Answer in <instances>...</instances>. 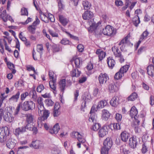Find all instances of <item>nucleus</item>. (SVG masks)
Returning a JSON list of instances; mask_svg holds the SVG:
<instances>
[{
	"instance_id": "1",
	"label": "nucleus",
	"mask_w": 154,
	"mask_h": 154,
	"mask_svg": "<svg viewBox=\"0 0 154 154\" xmlns=\"http://www.w3.org/2000/svg\"><path fill=\"white\" fill-rule=\"evenodd\" d=\"M129 66L126 65L121 67L118 72L115 75L114 78L115 79L118 80L121 79L123 75V74L125 73L128 69Z\"/></svg>"
},
{
	"instance_id": "2",
	"label": "nucleus",
	"mask_w": 154,
	"mask_h": 154,
	"mask_svg": "<svg viewBox=\"0 0 154 154\" xmlns=\"http://www.w3.org/2000/svg\"><path fill=\"white\" fill-rule=\"evenodd\" d=\"M35 104L32 101H25L21 103V109L23 110L27 111L35 108Z\"/></svg>"
},
{
	"instance_id": "3",
	"label": "nucleus",
	"mask_w": 154,
	"mask_h": 154,
	"mask_svg": "<svg viewBox=\"0 0 154 154\" xmlns=\"http://www.w3.org/2000/svg\"><path fill=\"white\" fill-rule=\"evenodd\" d=\"M50 114V112L48 110L45 109L42 111V114H39V116H41L38 118V123H41L42 121H44L47 119L48 117L49 116Z\"/></svg>"
},
{
	"instance_id": "4",
	"label": "nucleus",
	"mask_w": 154,
	"mask_h": 154,
	"mask_svg": "<svg viewBox=\"0 0 154 154\" xmlns=\"http://www.w3.org/2000/svg\"><path fill=\"white\" fill-rule=\"evenodd\" d=\"M43 100V98L39 97L38 98L36 101L37 102V108L38 114H42V111L45 109L42 102Z\"/></svg>"
},
{
	"instance_id": "5",
	"label": "nucleus",
	"mask_w": 154,
	"mask_h": 154,
	"mask_svg": "<svg viewBox=\"0 0 154 154\" xmlns=\"http://www.w3.org/2000/svg\"><path fill=\"white\" fill-rule=\"evenodd\" d=\"M3 119L5 122L8 123H12L14 120V118L12 114L8 112H6L3 115Z\"/></svg>"
},
{
	"instance_id": "6",
	"label": "nucleus",
	"mask_w": 154,
	"mask_h": 154,
	"mask_svg": "<svg viewBox=\"0 0 154 154\" xmlns=\"http://www.w3.org/2000/svg\"><path fill=\"white\" fill-rule=\"evenodd\" d=\"M138 114V111L135 107L133 106L132 107L130 111V115L131 118H134L135 119L140 120L139 117L138 118L137 115Z\"/></svg>"
},
{
	"instance_id": "7",
	"label": "nucleus",
	"mask_w": 154,
	"mask_h": 154,
	"mask_svg": "<svg viewBox=\"0 0 154 154\" xmlns=\"http://www.w3.org/2000/svg\"><path fill=\"white\" fill-rule=\"evenodd\" d=\"M113 29L112 26H107L104 29H103L102 32L105 35L110 36L112 33Z\"/></svg>"
},
{
	"instance_id": "8",
	"label": "nucleus",
	"mask_w": 154,
	"mask_h": 154,
	"mask_svg": "<svg viewBox=\"0 0 154 154\" xmlns=\"http://www.w3.org/2000/svg\"><path fill=\"white\" fill-rule=\"evenodd\" d=\"M108 79V76L106 73H101L99 76V80L100 84L105 83Z\"/></svg>"
},
{
	"instance_id": "9",
	"label": "nucleus",
	"mask_w": 154,
	"mask_h": 154,
	"mask_svg": "<svg viewBox=\"0 0 154 154\" xmlns=\"http://www.w3.org/2000/svg\"><path fill=\"white\" fill-rule=\"evenodd\" d=\"M88 23L90 28V29L89 31H91L95 30L98 25L101 24V23L100 22L96 23L94 21L93 19L91 20V21H89Z\"/></svg>"
},
{
	"instance_id": "10",
	"label": "nucleus",
	"mask_w": 154,
	"mask_h": 154,
	"mask_svg": "<svg viewBox=\"0 0 154 154\" xmlns=\"http://www.w3.org/2000/svg\"><path fill=\"white\" fill-rule=\"evenodd\" d=\"M140 122V120H136L134 121L132 124V126L134 128L135 133L137 134L140 133L141 132V130L139 127Z\"/></svg>"
},
{
	"instance_id": "11",
	"label": "nucleus",
	"mask_w": 154,
	"mask_h": 154,
	"mask_svg": "<svg viewBox=\"0 0 154 154\" xmlns=\"http://www.w3.org/2000/svg\"><path fill=\"white\" fill-rule=\"evenodd\" d=\"M83 18L84 20H89L93 17V13L89 11H85L82 14Z\"/></svg>"
},
{
	"instance_id": "12",
	"label": "nucleus",
	"mask_w": 154,
	"mask_h": 154,
	"mask_svg": "<svg viewBox=\"0 0 154 154\" xmlns=\"http://www.w3.org/2000/svg\"><path fill=\"white\" fill-rule=\"evenodd\" d=\"M129 37V36L128 35H127L126 36L125 38L122 39L120 42L119 44V45H122V47L123 46L125 47V45L132 46L133 44L131 43L130 41L128 40Z\"/></svg>"
},
{
	"instance_id": "13",
	"label": "nucleus",
	"mask_w": 154,
	"mask_h": 154,
	"mask_svg": "<svg viewBox=\"0 0 154 154\" xmlns=\"http://www.w3.org/2000/svg\"><path fill=\"white\" fill-rule=\"evenodd\" d=\"M6 134L4 128L0 129V142L2 143L6 141Z\"/></svg>"
},
{
	"instance_id": "14",
	"label": "nucleus",
	"mask_w": 154,
	"mask_h": 154,
	"mask_svg": "<svg viewBox=\"0 0 154 154\" xmlns=\"http://www.w3.org/2000/svg\"><path fill=\"white\" fill-rule=\"evenodd\" d=\"M95 108L94 106H92L91 108V110L90 112V116L89 119V121L90 122H96V116L95 115V113L94 112Z\"/></svg>"
},
{
	"instance_id": "15",
	"label": "nucleus",
	"mask_w": 154,
	"mask_h": 154,
	"mask_svg": "<svg viewBox=\"0 0 154 154\" xmlns=\"http://www.w3.org/2000/svg\"><path fill=\"white\" fill-rule=\"evenodd\" d=\"M130 136V134L126 131H123L120 134L121 140L125 142L127 141Z\"/></svg>"
},
{
	"instance_id": "16",
	"label": "nucleus",
	"mask_w": 154,
	"mask_h": 154,
	"mask_svg": "<svg viewBox=\"0 0 154 154\" xmlns=\"http://www.w3.org/2000/svg\"><path fill=\"white\" fill-rule=\"evenodd\" d=\"M103 147L110 149L112 146V139L109 137L107 138L104 141Z\"/></svg>"
},
{
	"instance_id": "17",
	"label": "nucleus",
	"mask_w": 154,
	"mask_h": 154,
	"mask_svg": "<svg viewBox=\"0 0 154 154\" xmlns=\"http://www.w3.org/2000/svg\"><path fill=\"white\" fill-rule=\"evenodd\" d=\"M110 114L106 109H104L102 112V119L103 120L107 121L110 117Z\"/></svg>"
},
{
	"instance_id": "18",
	"label": "nucleus",
	"mask_w": 154,
	"mask_h": 154,
	"mask_svg": "<svg viewBox=\"0 0 154 154\" xmlns=\"http://www.w3.org/2000/svg\"><path fill=\"white\" fill-rule=\"evenodd\" d=\"M25 129L26 128L24 127V126L18 127L15 129L14 133L16 136H18L20 134L25 132Z\"/></svg>"
},
{
	"instance_id": "19",
	"label": "nucleus",
	"mask_w": 154,
	"mask_h": 154,
	"mask_svg": "<svg viewBox=\"0 0 154 154\" xmlns=\"http://www.w3.org/2000/svg\"><path fill=\"white\" fill-rule=\"evenodd\" d=\"M129 146L132 148H135L137 145V139L136 137H133L130 138L129 141Z\"/></svg>"
},
{
	"instance_id": "20",
	"label": "nucleus",
	"mask_w": 154,
	"mask_h": 154,
	"mask_svg": "<svg viewBox=\"0 0 154 154\" xmlns=\"http://www.w3.org/2000/svg\"><path fill=\"white\" fill-rule=\"evenodd\" d=\"M98 133L99 136L100 137H102L105 136L108 133L106 126H103L99 130Z\"/></svg>"
},
{
	"instance_id": "21",
	"label": "nucleus",
	"mask_w": 154,
	"mask_h": 154,
	"mask_svg": "<svg viewBox=\"0 0 154 154\" xmlns=\"http://www.w3.org/2000/svg\"><path fill=\"white\" fill-rule=\"evenodd\" d=\"M148 74L151 77L154 76V65H150L148 66L147 68Z\"/></svg>"
},
{
	"instance_id": "22",
	"label": "nucleus",
	"mask_w": 154,
	"mask_h": 154,
	"mask_svg": "<svg viewBox=\"0 0 154 154\" xmlns=\"http://www.w3.org/2000/svg\"><path fill=\"white\" fill-rule=\"evenodd\" d=\"M107 62L108 66L111 69H112L113 68L116 63L115 60L112 57H109L108 58L107 60Z\"/></svg>"
},
{
	"instance_id": "23",
	"label": "nucleus",
	"mask_w": 154,
	"mask_h": 154,
	"mask_svg": "<svg viewBox=\"0 0 154 154\" xmlns=\"http://www.w3.org/2000/svg\"><path fill=\"white\" fill-rule=\"evenodd\" d=\"M60 129V126L58 123L56 124L53 127L52 129L50 128L49 132L51 134H57Z\"/></svg>"
},
{
	"instance_id": "24",
	"label": "nucleus",
	"mask_w": 154,
	"mask_h": 154,
	"mask_svg": "<svg viewBox=\"0 0 154 154\" xmlns=\"http://www.w3.org/2000/svg\"><path fill=\"white\" fill-rule=\"evenodd\" d=\"M119 99L117 97H113L110 101V105L114 107L116 106L119 104Z\"/></svg>"
},
{
	"instance_id": "25",
	"label": "nucleus",
	"mask_w": 154,
	"mask_h": 154,
	"mask_svg": "<svg viewBox=\"0 0 154 154\" xmlns=\"http://www.w3.org/2000/svg\"><path fill=\"white\" fill-rule=\"evenodd\" d=\"M59 18L60 22L63 26H66L69 21L68 19L62 15H59Z\"/></svg>"
},
{
	"instance_id": "26",
	"label": "nucleus",
	"mask_w": 154,
	"mask_h": 154,
	"mask_svg": "<svg viewBox=\"0 0 154 154\" xmlns=\"http://www.w3.org/2000/svg\"><path fill=\"white\" fill-rule=\"evenodd\" d=\"M96 53L98 55L99 59L100 60H101L104 58L106 56V53L101 49H97Z\"/></svg>"
},
{
	"instance_id": "27",
	"label": "nucleus",
	"mask_w": 154,
	"mask_h": 154,
	"mask_svg": "<svg viewBox=\"0 0 154 154\" xmlns=\"http://www.w3.org/2000/svg\"><path fill=\"white\" fill-rule=\"evenodd\" d=\"M59 87L61 92L63 93L66 86V79H62L59 82Z\"/></svg>"
},
{
	"instance_id": "28",
	"label": "nucleus",
	"mask_w": 154,
	"mask_h": 154,
	"mask_svg": "<svg viewBox=\"0 0 154 154\" xmlns=\"http://www.w3.org/2000/svg\"><path fill=\"white\" fill-rule=\"evenodd\" d=\"M107 103L106 100H102L98 103V105L97 106V109H98L103 108L107 105Z\"/></svg>"
},
{
	"instance_id": "29",
	"label": "nucleus",
	"mask_w": 154,
	"mask_h": 154,
	"mask_svg": "<svg viewBox=\"0 0 154 154\" xmlns=\"http://www.w3.org/2000/svg\"><path fill=\"white\" fill-rule=\"evenodd\" d=\"M109 90L111 93H114L116 92L118 90V87L114 84H109L108 87Z\"/></svg>"
},
{
	"instance_id": "30",
	"label": "nucleus",
	"mask_w": 154,
	"mask_h": 154,
	"mask_svg": "<svg viewBox=\"0 0 154 154\" xmlns=\"http://www.w3.org/2000/svg\"><path fill=\"white\" fill-rule=\"evenodd\" d=\"M81 72L76 69H73L71 72L72 77H78L81 74Z\"/></svg>"
},
{
	"instance_id": "31",
	"label": "nucleus",
	"mask_w": 154,
	"mask_h": 154,
	"mask_svg": "<svg viewBox=\"0 0 154 154\" xmlns=\"http://www.w3.org/2000/svg\"><path fill=\"white\" fill-rule=\"evenodd\" d=\"M20 92L18 91L14 95L12 96L10 99L9 100L13 101L14 102H17L19 98Z\"/></svg>"
},
{
	"instance_id": "32",
	"label": "nucleus",
	"mask_w": 154,
	"mask_h": 154,
	"mask_svg": "<svg viewBox=\"0 0 154 154\" xmlns=\"http://www.w3.org/2000/svg\"><path fill=\"white\" fill-rule=\"evenodd\" d=\"M41 143V141L38 140H36L32 141L30 146L32 147L35 149L39 148V145Z\"/></svg>"
},
{
	"instance_id": "33",
	"label": "nucleus",
	"mask_w": 154,
	"mask_h": 154,
	"mask_svg": "<svg viewBox=\"0 0 154 154\" xmlns=\"http://www.w3.org/2000/svg\"><path fill=\"white\" fill-rule=\"evenodd\" d=\"M112 51L114 53V55L116 57H119L122 55L121 53L120 52L119 49L118 48H116L115 47L112 48Z\"/></svg>"
},
{
	"instance_id": "34",
	"label": "nucleus",
	"mask_w": 154,
	"mask_h": 154,
	"mask_svg": "<svg viewBox=\"0 0 154 154\" xmlns=\"http://www.w3.org/2000/svg\"><path fill=\"white\" fill-rule=\"evenodd\" d=\"M132 21L134 24L136 26H138L140 23V18L137 15H136L132 19Z\"/></svg>"
},
{
	"instance_id": "35",
	"label": "nucleus",
	"mask_w": 154,
	"mask_h": 154,
	"mask_svg": "<svg viewBox=\"0 0 154 154\" xmlns=\"http://www.w3.org/2000/svg\"><path fill=\"white\" fill-rule=\"evenodd\" d=\"M112 127H113L114 130H118L121 129L120 124L119 123H111L109 125V127L111 128Z\"/></svg>"
},
{
	"instance_id": "36",
	"label": "nucleus",
	"mask_w": 154,
	"mask_h": 154,
	"mask_svg": "<svg viewBox=\"0 0 154 154\" xmlns=\"http://www.w3.org/2000/svg\"><path fill=\"white\" fill-rule=\"evenodd\" d=\"M56 80H51L49 82V85L50 87L54 91H55L56 88Z\"/></svg>"
},
{
	"instance_id": "37",
	"label": "nucleus",
	"mask_w": 154,
	"mask_h": 154,
	"mask_svg": "<svg viewBox=\"0 0 154 154\" xmlns=\"http://www.w3.org/2000/svg\"><path fill=\"white\" fill-rule=\"evenodd\" d=\"M82 5L85 10L89 9L91 7V4L89 2L87 1H83L82 2Z\"/></svg>"
},
{
	"instance_id": "38",
	"label": "nucleus",
	"mask_w": 154,
	"mask_h": 154,
	"mask_svg": "<svg viewBox=\"0 0 154 154\" xmlns=\"http://www.w3.org/2000/svg\"><path fill=\"white\" fill-rule=\"evenodd\" d=\"M149 34V32L147 30L144 31L141 35L139 40L142 42L144 40L146 39Z\"/></svg>"
},
{
	"instance_id": "39",
	"label": "nucleus",
	"mask_w": 154,
	"mask_h": 154,
	"mask_svg": "<svg viewBox=\"0 0 154 154\" xmlns=\"http://www.w3.org/2000/svg\"><path fill=\"white\" fill-rule=\"evenodd\" d=\"M94 123V125H92L91 128L92 130L94 131H97L100 127V124L96 123V122H93Z\"/></svg>"
},
{
	"instance_id": "40",
	"label": "nucleus",
	"mask_w": 154,
	"mask_h": 154,
	"mask_svg": "<svg viewBox=\"0 0 154 154\" xmlns=\"http://www.w3.org/2000/svg\"><path fill=\"white\" fill-rule=\"evenodd\" d=\"M26 121L28 124H30L32 122L33 120V116L31 114H26Z\"/></svg>"
},
{
	"instance_id": "41",
	"label": "nucleus",
	"mask_w": 154,
	"mask_h": 154,
	"mask_svg": "<svg viewBox=\"0 0 154 154\" xmlns=\"http://www.w3.org/2000/svg\"><path fill=\"white\" fill-rule=\"evenodd\" d=\"M127 146L125 145H123L120 147V152L124 154H128V150L127 149Z\"/></svg>"
},
{
	"instance_id": "42",
	"label": "nucleus",
	"mask_w": 154,
	"mask_h": 154,
	"mask_svg": "<svg viewBox=\"0 0 154 154\" xmlns=\"http://www.w3.org/2000/svg\"><path fill=\"white\" fill-rule=\"evenodd\" d=\"M52 154H61V150L57 147L53 148L51 150Z\"/></svg>"
},
{
	"instance_id": "43",
	"label": "nucleus",
	"mask_w": 154,
	"mask_h": 154,
	"mask_svg": "<svg viewBox=\"0 0 154 154\" xmlns=\"http://www.w3.org/2000/svg\"><path fill=\"white\" fill-rule=\"evenodd\" d=\"M73 60L74 61L75 67L77 68H79L80 64V60L79 58H73Z\"/></svg>"
},
{
	"instance_id": "44",
	"label": "nucleus",
	"mask_w": 154,
	"mask_h": 154,
	"mask_svg": "<svg viewBox=\"0 0 154 154\" xmlns=\"http://www.w3.org/2000/svg\"><path fill=\"white\" fill-rule=\"evenodd\" d=\"M137 98V94L136 93L132 94L128 97V100L133 101Z\"/></svg>"
},
{
	"instance_id": "45",
	"label": "nucleus",
	"mask_w": 154,
	"mask_h": 154,
	"mask_svg": "<svg viewBox=\"0 0 154 154\" xmlns=\"http://www.w3.org/2000/svg\"><path fill=\"white\" fill-rule=\"evenodd\" d=\"M15 145V143L12 142L10 140H9L6 144V146L9 149L13 148Z\"/></svg>"
},
{
	"instance_id": "46",
	"label": "nucleus",
	"mask_w": 154,
	"mask_h": 154,
	"mask_svg": "<svg viewBox=\"0 0 154 154\" xmlns=\"http://www.w3.org/2000/svg\"><path fill=\"white\" fill-rule=\"evenodd\" d=\"M58 3L59 10L60 11H62L63 9L64 6L63 4L62 0H57Z\"/></svg>"
},
{
	"instance_id": "47",
	"label": "nucleus",
	"mask_w": 154,
	"mask_h": 154,
	"mask_svg": "<svg viewBox=\"0 0 154 154\" xmlns=\"http://www.w3.org/2000/svg\"><path fill=\"white\" fill-rule=\"evenodd\" d=\"M36 27L32 25H30L28 28V31L32 34L35 33Z\"/></svg>"
},
{
	"instance_id": "48",
	"label": "nucleus",
	"mask_w": 154,
	"mask_h": 154,
	"mask_svg": "<svg viewBox=\"0 0 154 154\" xmlns=\"http://www.w3.org/2000/svg\"><path fill=\"white\" fill-rule=\"evenodd\" d=\"M45 103L48 106H52L54 104V102L51 100L48 99L45 101Z\"/></svg>"
},
{
	"instance_id": "49",
	"label": "nucleus",
	"mask_w": 154,
	"mask_h": 154,
	"mask_svg": "<svg viewBox=\"0 0 154 154\" xmlns=\"http://www.w3.org/2000/svg\"><path fill=\"white\" fill-rule=\"evenodd\" d=\"M66 33L68 36L69 37L72 39L77 41L79 40V38L78 37L72 35L68 32H66Z\"/></svg>"
},
{
	"instance_id": "50",
	"label": "nucleus",
	"mask_w": 154,
	"mask_h": 154,
	"mask_svg": "<svg viewBox=\"0 0 154 154\" xmlns=\"http://www.w3.org/2000/svg\"><path fill=\"white\" fill-rule=\"evenodd\" d=\"M77 140L80 143H84L85 141V140L81 134H80L79 136L77 137Z\"/></svg>"
},
{
	"instance_id": "51",
	"label": "nucleus",
	"mask_w": 154,
	"mask_h": 154,
	"mask_svg": "<svg viewBox=\"0 0 154 154\" xmlns=\"http://www.w3.org/2000/svg\"><path fill=\"white\" fill-rule=\"evenodd\" d=\"M109 149L103 146L101 150V154H108V150Z\"/></svg>"
},
{
	"instance_id": "52",
	"label": "nucleus",
	"mask_w": 154,
	"mask_h": 154,
	"mask_svg": "<svg viewBox=\"0 0 154 154\" xmlns=\"http://www.w3.org/2000/svg\"><path fill=\"white\" fill-rule=\"evenodd\" d=\"M60 43L64 45H67L69 44L70 42L69 40L66 38L63 39L60 41Z\"/></svg>"
},
{
	"instance_id": "53",
	"label": "nucleus",
	"mask_w": 154,
	"mask_h": 154,
	"mask_svg": "<svg viewBox=\"0 0 154 154\" xmlns=\"http://www.w3.org/2000/svg\"><path fill=\"white\" fill-rule=\"evenodd\" d=\"M80 134L78 132H73L71 134V137L73 138H77L79 136Z\"/></svg>"
},
{
	"instance_id": "54",
	"label": "nucleus",
	"mask_w": 154,
	"mask_h": 154,
	"mask_svg": "<svg viewBox=\"0 0 154 154\" xmlns=\"http://www.w3.org/2000/svg\"><path fill=\"white\" fill-rule=\"evenodd\" d=\"M21 14L22 15L27 16L28 12L27 9L25 8H22L21 10Z\"/></svg>"
},
{
	"instance_id": "55",
	"label": "nucleus",
	"mask_w": 154,
	"mask_h": 154,
	"mask_svg": "<svg viewBox=\"0 0 154 154\" xmlns=\"http://www.w3.org/2000/svg\"><path fill=\"white\" fill-rule=\"evenodd\" d=\"M29 95V93L27 92H26L20 95V99L22 100H24L26 97Z\"/></svg>"
},
{
	"instance_id": "56",
	"label": "nucleus",
	"mask_w": 154,
	"mask_h": 154,
	"mask_svg": "<svg viewBox=\"0 0 154 154\" xmlns=\"http://www.w3.org/2000/svg\"><path fill=\"white\" fill-rule=\"evenodd\" d=\"M44 89V87L43 85H40L37 88V91L38 92H41Z\"/></svg>"
},
{
	"instance_id": "57",
	"label": "nucleus",
	"mask_w": 154,
	"mask_h": 154,
	"mask_svg": "<svg viewBox=\"0 0 154 154\" xmlns=\"http://www.w3.org/2000/svg\"><path fill=\"white\" fill-rule=\"evenodd\" d=\"M32 98L34 101L36 102L38 99L36 92L35 90H34L32 91Z\"/></svg>"
},
{
	"instance_id": "58",
	"label": "nucleus",
	"mask_w": 154,
	"mask_h": 154,
	"mask_svg": "<svg viewBox=\"0 0 154 154\" xmlns=\"http://www.w3.org/2000/svg\"><path fill=\"white\" fill-rule=\"evenodd\" d=\"M115 118L118 122H120L121 120L122 116L120 114L117 113L116 115Z\"/></svg>"
},
{
	"instance_id": "59",
	"label": "nucleus",
	"mask_w": 154,
	"mask_h": 154,
	"mask_svg": "<svg viewBox=\"0 0 154 154\" xmlns=\"http://www.w3.org/2000/svg\"><path fill=\"white\" fill-rule=\"evenodd\" d=\"M29 124H27L26 126H24V127H25V132L26 131V130L27 129L29 131H32L33 129V126L32 125H30Z\"/></svg>"
},
{
	"instance_id": "60",
	"label": "nucleus",
	"mask_w": 154,
	"mask_h": 154,
	"mask_svg": "<svg viewBox=\"0 0 154 154\" xmlns=\"http://www.w3.org/2000/svg\"><path fill=\"white\" fill-rule=\"evenodd\" d=\"M60 114V112L59 110H54L53 116L54 117H57Z\"/></svg>"
},
{
	"instance_id": "61",
	"label": "nucleus",
	"mask_w": 154,
	"mask_h": 154,
	"mask_svg": "<svg viewBox=\"0 0 154 154\" xmlns=\"http://www.w3.org/2000/svg\"><path fill=\"white\" fill-rule=\"evenodd\" d=\"M54 72L51 71H50L49 72V74L48 75L49 77V78L51 79V80H56V79H54Z\"/></svg>"
},
{
	"instance_id": "62",
	"label": "nucleus",
	"mask_w": 154,
	"mask_h": 154,
	"mask_svg": "<svg viewBox=\"0 0 154 154\" xmlns=\"http://www.w3.org/2000/svg\"><path fill=\"white\" fill-rule=\"evenodd\" d=\"M115 4L117 6H122L123 5V3L122 1L116 0L115 2Z\"/></svg>"
},
{
	"instance_id": "63",
	"label": "nucleus",
	"mask_w": 154,
	"mask_h": 154,
	"mask_svg": "<svg viewBox=\"0 0 154 154\" xmlns=\"http://www.w3.org/2000/svg\"><path fill=\"white\" fill-rule=\"evenodd\" d=\"M39 23L40 20L38 19L37 17L36 16L35 18V21L33 22L32 25L35 27V26H36L37 25H38Z\"/></svg>"
},
{
	"instance_id": "64",
	"label": "nucleus",
	"mask_w": 154,
	"mask_h": 154,
	"mask_svg": "<svg viewBox=\"0 0 154 154\" xmlns=\"http://www.w3.org/2000/svg\"><path fill=\"white\" fill-rule=\"evenodd\" d=\"M4 42V44L5 47V49L6 50L10 52L11 51V49L9 48V47L8 46L6 42V41L5 39L3 40Z\"/></svg>"
}]
</instances>
